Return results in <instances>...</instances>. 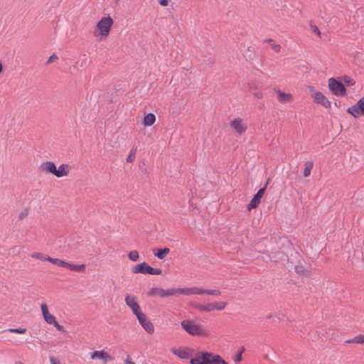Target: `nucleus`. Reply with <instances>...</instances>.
<instances>
[{
    "label": "nucleus",
    "mask_w": 364,
    "mask_h": 364,
    "mask_svg": "<svg viewBox=\"0 0 364 364\" xmlns=\"http://www.w3.org/2000/svg\"><path fill=\"white\" fill-rule=\"evenodd\" d=\"M27 215V211L26 210H24L23 212H21L20 214H19V218L20 219H23L24 217H26Z\"/></svg>",
    "instance_id": "nucleus-48"
},
{
    "label": "nucleus",
    "mask_w": 364,
    "mask_h": 364,
    "mask_svg": "<svg viewBox=\"0 0 364 364\" xmlns=\"http://www.w3.org/2000/svg\"><path fill=\"white\" fill-rule=\"evenodd\" d=\"M206 312H210L211 311L215 310L214 309V304H208L205 305Z\"/></svg>",
    "instance_id": "nucleus-42"
},
{
    "label": "nucleus",
    "mask_w": 364,
    "mask_h": 364,
    "mask_svg": "<svg viewBox=\"0 0 364 364\" xmlns=\"http://www.w3.org/2000/svg\"><path fill=\"white\" fill-rule=\"evenodd\" d=\"M313 99L314 102L320 104L326 108H329L331 107V102L321 92L314 93Z\"/></svg>",
    "instance_id": "nucleus-10"
},
{
    "label": "nucleus",
    "mask_w": 364,
    "mask_h": 364,
    "mask_svg": "<svg viewBox=\"0 0 364 364\" xmlns=\"http://www.w3.org/2000/svg\"><path fill=\"white\" fill-rule=\"evenodd\" d=\"M328 88L336 96H343L346 90L344 85L333 77L328 79Z\"/></svg>",
    "instance_id": "nucleus-4"
},
{
    "label": "nucleus",
    "mask_w": 364,
    "mask_h": 364,
    "mask_svg": "<svg viewBox=\"0 0 364 364\" xmlns=\"http://www.w3.org/2000/svg\"><path fill=\"white\" fill-rule=\"evenodd\" d=\"M276 92L277 94V100L282 103L288 102L292 98V95L290 93H285L280 90H277Z\"/></svg>",
    "instance_id": "nucleus-17"
},
{
    "label": "nucleus",
    "mask_w": 364,
    "mask_h": 364,
    "mask_svg": "<svg viewBox=\"0 0 364 364\" xmlns=\"http://www.w3.org/2000/svg\"><path fill=\"white\" fill-rule=\"evenodd\" d=\"M90 358L92 360L99 359L105 364L112 360V357L105 350H95L90 354Z\"/></svg>",
    "instance_id": "nucleus-9"
},
{
    "label": "nucleus",
    "mask_w": 364,
    "mask_h": 364,
    "mask_svg": "<svg viewBox=\"0 0 364 364\" xmlns=\"http://www.w3.org/2000/svg\"><path fill=\"white\" fill-rule=\"evenodd\" d=\"M58 59V57L57 55L55 54H53L52 55L50 56V58H48V61L46 62V64H50L55 60H57Z\"/></svg>",
    "instance_id": "nucleus-37"
},
{
    "label": "nucleus",
    "mask_w": 364,
    "mask_h": 364,
    "mask_svg": "<svg viewBox=\"0 0 364 364\" xmlns=\"http://www.w3.org/2000/svg\"><path fill=\"white\" fill-rule=\"evenodd\" d=\"M53 325L56 328L57 330L63 332L65 331L64 327L62 325H60L56 321L53 323Z\"/></svg>",
    "instance_id": "nucleus-40"
},
{
    "label": "nucleus",
    "mask_w": 364,
    "mask_h": 364,
    "mask_svg": "<svg viewBox=\"0 0 364 364\" xmlns=\"http://www.w3.org/2000/svg\"><path fill=\"white\" fill-rule=\"evenodd\" d=\"M1 70H2V65H1V64L0 63V73L1 72Z\"/></svg>",
    "instance_id": "nucleus-52"
},
{
    "label": "nucleus",
    "mask_w": 364,
    "mask_h": 364,
    "mask_svg": "<svg viewBox=\"0 0 364 364\" xmlns=\"http://www.w3.org/2000/svg\"><path fill=\"white\" fill-rule=\"evenodd\" d=\"M310 27H311V31L316 34V36H318V37L321 36V31L320 30L318 29V28L316 26V25H314V24H310Z\"/></svg>",
    "instance_id": "nucleus-34"
},
{
    "label": "nucleus",
    "mask_w": 364,
    "mask_h": 364,
    "mask_svg": "<svg viewBox=\"0 0 364 364\" xmlns=\"http://www.w3.org/2000/svg\"><path fill=\"white\" fill-rule=\"evenodd\" d=\"M194 307L200 311L206 312L205 305L197 304L194 305Z\"/></svg>",
    "instance_id": "nucleus-38"
},
{
    "label": "nucleus",
    "mask_w": 364,
    "mask_h": 364,
    "mask_svg": "<svg viewBox=\"0 0 364 364\" xmlns=\"http://www.w3.org/2000/svg\"><path fill=\"white\" fill-rule=\"evenodd\" d=\"M71 170V166L67 164H63L59 166L58 168H56V172L54 176L58 178H61L64 176H67L70 171Z\"/></svg>",
    "instance_id": "nucleus-14"
},
{
    "label": "nucleus",
    "mask_w": 364,
    "mask_h": 364,
    "mask_svg": "<svg viewBox=\"0 0 364 364\" xmlns=\"http://www.w3.org/2000/svg\"><path fill=\"white\" fill-rule=\"evenodd\" d=\"M157 290H160V288H152L150 290L149 294L150 295H154V294L158 295V291Z\"/></svg>",
    "instance_id": "nucleus-44"
},
{
    "label": "nucleus",
    "mask_w": 364,
    "mask_h": 364,
    "mask_svg": "<svg viewBox=\"0 0 364 364\" xmlns=\"http://www.w3.org/2000/svg\"><path fill=\"white\" fill-rule=\"evenodd\" d=\"M124 301L126 304L132 309V313L136 316L142 313L139 304L136 301V297L134 296L127 294L125 296Z\"/></svg>",
    "instance_id": "nucleus-8"
},
{
    "label": "nucleus",
    "mask_w": 364,
    "mask_h": 364,
    "mask_svg": "<svg viewBox=\"0 0 364 364\" xmlns=\"http://www.w3.org/2000/svg\"><path fill=\"white\" fill-rule=\"evenodd\" d=\"M114 24V21L110 16L102 17L97 23L94 31V36L106 38Z\"/></svg>",
    "instance_id": "nucleus-2"
},
{
    "label": "nucleus",
    "mask_w": 364,
    "mask_h": 364,
    "mask_svg": "<svg viewBox=\"0 0 364 364\" xmlns=\"http://www.w3.org/2000/svg\"><path fill=\"white\" fill-rule=\"evenodd\" d=\"M3 332H9V333L23 334L26 332V328H9V329L3 331Z\"/></svg>",
    "instance_id": "nucleus-25"
},
{
    "label": "nucleus",
    "mask_w": 364,
    "mask_h": 364,
    "mask_svg": "<svg viewBox=\"0 0 364 364\" xmlns=\"http://www.w3.org/2000/svg\"><path fill=\"white\" fill-rule=\"evenodd\" d=\"M193 294H206L207 289L200 287H192Z\"/></svg>",
    "instance_id": "nucleus-31"
},
{
    "label": "nucleus",
    "mask_w": 364,
    "mask_h": 364,
    "mask_svg": "<svg viewBox=\"0 0 364 364\" xmlns=\"http://www.w3.org/2000/svg\"><path fill=\"white\" fill-rule=\"evenodd\" d=\"M192 287L191 288H178L176 289V296L179 294L192 295Z\"/></svg>",
    "instance_id": "nucleus-21"
},
{
    "label": "nucleus",
    "mask_w": 364,
    "mask_h": 364,
    "mask_svg": "<svg viewBox=\"0 0 364 364\" xmlns=\"http://www.w3.org/2000/svg\"><path fill=\"white\" fill-rule=\"evenodd\" d=\"M151 267L149 266L147 263L142 262L141 264H136V266H134L132 269V272L134 274L141 273L143 274H150V272L151 271Z\"/></svg>",
    "instance_id": "nucleus-11"
},
{
    "label": "nucleus",
    "mask_w": 364,
    "mask_h": 364,
    "mask_svg": "<svg viewBox=\"0 0 364 364\" xmlns=\"http://www.w3.org/2000/svg\"><path fill=\"white\" fill-rule=\"evenodd\" d=\"M41 169L46 172L55 175L56 172V166L53 161H46L41 164Z\"/></svg>",
    "instance_id": "nucleus-15"
},
{
    "label": "nucleus",
    "mask_w": 364,
    "mask_h": 364,
    "mask_svg": "<svg viewBox=\"0 0 364 364\" xmlns=\"http://www.w3.org/2000/svg\"><path fill=\"white\" fill-rule=\"evenodd\" d=\"M152 251L154 255L159 259H164L170 252V250L168 247H164L163 249L155 248L153 249Z\"/></svg>",
    "instance_id": "nucleus-16"
},
{
    "label": "nucleus",
    "mask_w": 364,
    "mask_h": 364,
    "mask_svg": "<svg viewBox=\"0 0 364 364\" xmlns=\"http://www.w3.org/2000/svg\"><path fill=\"white\" fill-rule=\"evenodd\" d=\"M309 90L311 92L312 98L314 97V93H316L318 92V91H316L313 86H309Z\"/></svg>",
    "instance_id": "nucleus-45"
},
{
    "label": "nucleus",
    "mask_w": 364,
    "mask_h": 364,
    "mask_svg": "<svg viewBox=\"0 0 364 364\" xmlns=\"http://www.w3.org/2000/svg\"><path fill=\"white\" fill-rule=\"evenodd\" d=\"M181 328L188 334L196 336H205V331L199 323L191 319H186L181 322Z\"/></svg>",
    "instance_id": "nucleus-3"
},
{
    "label": "nucleus",
    "mask_w": 364,
    "mask_h": 364,
    "mask_svg": "<svg viewBox=\"0 0 364 364\" xmlns=\"http://www.w3.org/2000/svg\"><path fill=\"white\" fill-rule=\"evenodd\" d=\"M253 95L257 99H262L263 97L262 93L259 91L254 92Z\"/></svg>",
    "instance_id": "nucleus-43"
},
{
    "label": "nucleus",
    "mask_w": 364,
    "mask_h": 364,
    "mask_svg": "<svg viewBox=\"0 0 364 364\" xmlns=\"http://www.w3.org/2000/svg\"><path fill=\"white\" fill-rule=\"evenodd\" d=\"M347 112L355 118H358L360 116L364 117V96L355 105L348 107Z\"/></svg>",
    "instance_id": "nucleus-5"
},
{
    "label": "nucleus",
    "mask_w": 364,
    "mask_h": 364,
    "mask_svg": "<svg viewBox=\"0 0 364 364\" xmlns=\"http://www.w3.org/2000/svg\"><path fill=\"white\" fill-rule=\"evenodd\" d=\"M305 168L304 170V177H308L310 176L311 174V171L313 168V166H314V164L312 161H306L305 162Z\"/></svg>",
    "instance_id": "nucleus-22"
},
{
    "label": "nucleus",
    "mask_w": 364,
    "mask_h": 364,
    "mask_svg": "<svg viewBox=\"0 0 364 364\" xmlns=\"http://www.w3.org/2000/svg\"><path fill=\"white\" fill-rule=\"evenodd\" d=\"M158 291V296L164 298L171 296H176V289H164L160 288V290Z\"/></svg>",
    "instance_id": "nucleus-18"
},
{
    "label": "nucleus",
    "mask_w": 364,
    "mask_h": 364,
    "mask_svg": "<svg viewBox=\"0 0 364 364\" xmlns=\"http://www.w3.org/2000/svg\"><path fill=\"white\" fill-rule=\"evenodd\" d=\"M295 271L299 274H302L304 272V268L301 265H297L295 267Z\"/></svg>",
    "instance_id": "nucleus-39"
},
{
    "label": "nucleus",
    "mask_w": 364,
    "mask_h": 364,
    "mask_svg": "<svg viewBox=\"0 0 364 364\" xmlns=\"http://www.w3.org/2000/svg\"><path fill=\"white\" fill-rule=\"evenodd\" d=\"M48 256H46L43 254L40 253V252H33L31 254V257L32 258H34V259H36L43 260V261H46V258H48Z\"/></svg>",
    "instance_id": "nucleus-28"
},
{
    "label": "nucleus",
    "mask_w": 364,
    "mask_h": 364,
    "mask_svg": "<svg viewBox=\"0 0 364 364\" xmlns=\"http://www.w3.org/2000/svg\"><path fill=\"white\" fill-rule=\"evenodd\" d=\"M206 294L219 296L220 294V291L217 289H207Z\"/></svg>",
    "instance_id": "nucleus-35"
},
{
    "label": "nucleus",
    "mask_w": 364,
    "mask_h": 364,
    "mask_svg": "<svg viewBox=\"0 0 364 364\" xmlns=\"http://www.w3.org/2000/svg\"><path fill=\"white\" fill-rule=\"evenodd\" d=\"M85 265L84 264H73L71 270L77 272H81L85 271Z\"/></svg>",
    "instance_id": "nucleus-30"
},
{
    "label": "nucleus",
    "mask_w": 364,
    "mask_h": 364,
    "mask_svg": "<svg viewBox=\"0 0 364 364\" xmlns=\"http://www.w3.org/2000/svg\"><path fill=\"white\" fill-rule=\"evenodd\" d=\"M50 361L51 364H58V363H57L55 359L53 357L50 358Z\"/></svg>",
    "instance_id": "nucleus-51"
},
{
    "label": "nucleus",
    "mask_w": 364,
    "mask_h": 364,
    "mask_svg": "<svg viewBox=\"0 0 364 364\" xmlns=\"http://www.w3.org/2000/svg\"><path fill=\"white\" fill-rule=\"evenodd\" d=\"M230 126L239 135H242L244 133H245V132L247 131V124L244 122L243 119L240 117L233 119L230 122Z\"/></svg>",
    "instance_id": "nucleus-6"
},
{
    "label": "nucleus",
    "mask_w": 364,
    "mask_h": 364,
    "mask_svg": "<svg viewBox=\"0 0 364 364\" xmlns=\"http://www.w3.org/2000/svg\"><path fill=\"white\" fill-rule=\"evenodd\" d=\"M343 80H344L345 83L349 86H353L355 83L354 80H353L352 78H350V77H348V76H345L343 78Z\"/></svg>",
    "instance_id": "nucleus-33"
},
{
    "label": "nucleus",
    "mask_w": 364,
    "mask_h": 364,
    "mask_svg": "<svg viewBox=\"0 0 364 364\" xmlns=\"http://www.w3.org/2000/svg\"><path fill=\"white\" fill-rule=\"evenodd\" d=\"M46 261L50 262V263L56 264L59 267H62L64 260L58 258H53L51 257H48V258H46Z\"/></svg>",
    "instance_id": "nucleus-26"
},
{
    "label": "nucleus",
    "mask_w": 364,
    "mask_h": 364,
    "mask_svg": "<svg viewBox=\"0 0 364 364\" xmlns=\"http://www.w3.org/2000/svg\"><path fill=\"white\" fill-rule=\"evenodd\" d=\"M151 272H150V274L151 275H159L162 273V270L161 269H159V268H153L151 267Z\"/></svg>",
    "instance_id": "nucleus-36"
},
{
    "label": "nucleus",
    "mask_w": 364,
    "mask_h": 364,
    "mask_svg": "<svg viewBox=\"0 0 364 364\" xmlns=\"http://www.w3.org/2000/svg\"><path fill=\"white\" fill-rule=\"evenodd\" d=\"M42 314L44 320L48 324H53L56 321L55 317L48 312V306L46 304H42L41 306Z\"/></svg>",
    "instance_id": "nucleus-13"
},
{
    "label": "nucleus",
    "mask_w": 364,
    "mask_h": 364,
    "mask_svg": "<svg viewBox=\"0 0 364 364\" xmlns=\"http://www.w3.org/2000/svg\"><path fill=\"white\" fill-rule=\"evenodd\" d=\"M124 364H136L132 360L129 355H127L126 360L124 361Z\"/></svg>",
    "instance_id": "nucleus-47"
},
{
    "label": "nucleus",
    "mask_w": 364,
    "mask_h": 364,
    "mask_svg": "<svg viewBox=\"0 0 364 364\" xmlns=\"http://www.w3.org/2000/svg\"><path fill=\"white\" fill-rule=\"evenodd\" d=\"M354 340H355V343L364 344V335L359 334L354 337Z\"/></svg>",
    "instance_id": "nucleus-32"
},
{
    "label": "nucleus",
    "mask_w": 364,
    "mask_h": 364,
    "mask_svg": "<svg viewBox=\"0 0 364 364\" xmlns=\"http://www.w3.org/2000/svg\"><path fill=\"white\" fill-rule=\"evenodd\" d=\"M242 351H240V353H238L236 356H235V362L236 363H238L242 359Z\"/></svg>",
    "instance_id": "nucleus-46"
},
{
    "label": "nucleus",
    "mask_w": 364,
    "mask_h": 364,
    "mask_svg": "<svg viewBox=\"0 0 364 364\" xmlns=\"http://www.w3.org/2000/svg\"><path fill=\"white\" fill-rule=\"evenodd\" d=\"M156 121V117L152 113H149L144 116L143 120V124L144 126H151Z\"/></svg>",
    "instance_id": "nucleus-20"
},
{
    "label": "nucleus",
    "mask_w": 364,
    "mask_h": 364,
    "mask_svg": "<svg viewBox=\"0 0 364 364\" xmlns=\"http://www.w3.org/2000/svg\"><path fill=\"white\" fill-rule=\"evenodd\" d=\"M72 267H73V264L70 263V262H65V261H63V263L62 264V267H65V268H67L68 269H72Z\"/></svg>",
    "instance_id": "nucleus-41"
},
{
    "label": "nucleus",
    "mask_w": 364,
    "mask_h": 364,
    "mask_svg": "<svg viewBox=\"0 0 364 364\" xmlns=\"http://www.w3.org/2000/svg\"><path fill=\"white\" fill-rule=\"evenodd\" d=\"M136 149H137V148L136 146L133 147L131 149L129 154L128 157L127 158V161L128 163H132L134 161L135 157H136Z\"/></svg>",
    "instance_id": "nucleus-24"
},
{
    "label": "nucleus",
    "mask_w": 364,
    "mask_h": 364,
    "mask_svg": "<svg viewBox=\"0 0 364 364\" xmlns=\"http://www.w3.org/2000/svg\"><path fill=\"white\" fill-rule=\"evenodd\" d=\"M171 351L181 359H187L189 357V353L183 349L172 348Z\"/></svg>",
    "instance_id": "nucleus-19"
},
{
    "label": "nucleus",
    "mask_w": 364,
    "mask_h": 364,
    "mask_svg": "<svg viewBox=\"0 0 364 364\" xmlns=\"http://www.w3.org/2000/svg\"><path fill=\"white\" fill-rule=\"evenodd\" d=\"M191 364H228L220 355L211 353H200L190 360Z\"/></svg>",
    "instance_id": "nucleus-1"
},
{
    "label": "nucleus",
    "mask_w": 364,
    "mask_h": 364,
    "mask_svg": "<svg viewBox=\"0 0 364 364\" xmlns=\"http://www.w3.org/2000/svg\"><path fill=\"white\" fill-rule=\"evenodd\" d=\"M214 304V309L221 311L225 308L227 306V303L225 301H218L213 303Z\"/></svg>",
    "instance_id": "nucleus-29"
},
{
    "label": "nucleus",
    "mask_w": 364,
    "mask_h": 364,
    "mask_svg": "<svg viewBox=\"0 0 364 364\" xmlns=\"http://www.w3.org/2000/svg\"><path fill=\"white\" fill-rule=\"evenodd\" d=\"M265 188H260L257 193L254 196L248 205V209L255 208L260 203V200L264 195Z\"/></svg>",
    "instance_id": "nucleus-12"
},
{
    "label": "nucleus",
    "mask_w": 364,
    "mask_h": 364,
    "mask_svg": "<svg viewBox=\"0 0 364 364\" xmlns=\"http://www.w3.org/2000/svg\"><path fill=\"white\" fill-rule=\"evenodd\" d=\"M264 41L269 43L271 45L272 48L275 52L279 53L280 51L281 46L279 44H277L272 38L266 39Z\"/></svg>",
    "instance_id": "nucleus-23"
},
{
    "label": "nucleus",
    "mask_w": 364,
    "mask_h": 364,
    "mask_svg": "<svg viewBox=\"0 0 364 364\" xmlns=\"http://www.w3.org/2000/svg\"><path fill=\"white\" fill-rule=\"evenodd\" d=\"M159 4L161 6H166L168 5V1L167 0H160Z\"/></svg>",
    "instance_id": "nucleus-49"
},
{
    "label": "nucleus",
    "mask_w": 364,
    "mask_h": 364,
    "mask_svg": "<svg viewBox=\"0 0 364 364\" xmlns=\"http://www.w3.org/2000/svg\"><path fill=\"white\" fill-rule=\"evenodd\" d=\"M355 340H354V338H350V339H348L345 341L346 343H355Z\"/></svg>",
    "instance_id": "nucleus-50"
},
{
    "label": "nucleus",
    "mask_w": 364,
    "mask_h": 364,
    "mask_svg": "<svg viewBox=\"0 0 364 364\" xmlns=\"http://www.w3.org/2000/svg\"><path fill=\"white\" fill-rule=\"evenodd\" d=\"M137 319L140 325L148 333H153L154 332V327L151 321L147 318L146 315L141 313L137 316Z\"/></svg>",
    "instance_id": "nucleus-7"
},
{
    "label": "nucleus",
    "mask_w": 364,
    "mask_h": 364,
    "mask_svg": "<svg viewBox=\"0 0 364 364\" xmlns=\"http://www.w3.org/2000/svg\"><path fill=\"white\" fill-rule=\"evenodd\" d=\"M128 257L130 260L136 262L139 259V252L136 250H132L129 253Z\"/></svg>",
    "instance_id": "nucleus-27"
}]
</instances>
